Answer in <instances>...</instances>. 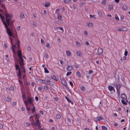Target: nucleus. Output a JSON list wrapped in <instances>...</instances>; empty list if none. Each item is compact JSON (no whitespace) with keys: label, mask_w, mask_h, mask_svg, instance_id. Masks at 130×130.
Here are the masks:
<instances>
[{"label":"nucleus","mask_w":130,"mask_h":130,"mask_svg":"<svg viewBox=\"0 0 130 130\" xmlns=\"http://www.w3.org/2000/svg\"><path fill=\"white\" fill-rule=\"evenodd\" d=\"M4 15L6 17V21L10 20L9 18V14H8L7 11H5V12H4Z\"/></svg>","instance_id":"nucleus-7"},{"label":"nucleus","mask_w":130,"mask_h":130,"mask_svg":"<svg viewBox=\"0 0 130 130\" xmlns=\"http://www.w3.org/2000/svg\"><path fill=\"white\" fill-rule=\"evenodd\" d=\"M58 28L59 29L61 30L62 31H63V28L61 27H58Z\"/></svg>","instance_id":"nucleus-59"},{"label":"nucleus","mask_w":130,"mask_h":130,"mask_svg":"<svg viewBox=\"0 0 130 130\" xmlns=\"http://www.w3.org/2000/svg\"><path fill=\"white\" fill-rule=\"evenodd\" d=\"M36 110H35V107L34 106H33V108L32 109V113H34L35 111Z\"/></svg>","instance_id":"nucleus-34"},{"label":"nucleus","mask_w":130,"mask_h":130,"mask_svg":"<svg viewBox=\"0 0 130 130\" xmlns=\"http://www.w3.org/2000/svg\"><path fill=\"white\" fill-rule=\"evenodd\" d=\"M42 82L45 84H46L48 85H50V83H47V82L45 80H42Z\"/></svg>","instance_id":"nucleus-30"},{"label":"nucleus","mask_w":130,"mask_h":130,"mask_svg":"<svg viewBox=\"0 0 130 130\" xmlns=\"http://www.w3.org/2000/svg\"><path fill=\"white\" fill-rule=\"evenodd\" d=\"M56 118L58 119H60L61 118V116L60 114H57L56 116Z\"/></svg>","instance_id":"nucleus-31"},{"label":"nucleus","mask_w":130,"mask_h":130,"mask_svg":"<svg viewBox=\"0 0 130 130\" xmlns=\"http://www.w3.org/2000/svg\"><path fill=\"white\" fill-rule=\"evenodd\" d=\"M98 14H99V15L100 16H101L102 15V13L100 11H98Z\"/></svg>","instance_id":"nucleus-43"},{"label":"nucleus","mask_w":130,"mask_h":130,"mask_svg":"<svg viewBox=\"0 0 130 130\" xmlns=\"http://www.w3.org/2000/svg\"><path fill=\"white\" fill-rule=\"evenodd\" d=\"M27 101H28V102H30L31 101H32V98L28 97V100H27Z\"/></svg>","instance_id":"nucleus-33"},{"label":"nucleus","mask_w":130,"mask_h":130,"mask_svg":"<svg viewBox=\"0 0 130 130\" xmlns=\"http://www.w3.org/2000/svg\"><path fill=\"white\" fill-rule=\"evenodd\" d=\"M1 7L2 8H3V12H4L6 11V12L7 11V10L6 9V8L5 6V5L4 4H2L1 5Z\"/></svg>","instance_id":"nucleus-12"},{"label":"nucleus","mask_w":130,"mask_h":130,"mask_svg":"<svg viewBox=\"0 0 130 130\" xmlns=\"http://www.w3.org/2000/svg\"><path fill=\"white\" fill-rule=\"evenodd\" d=\"M71 0H64L63 2L65 3H68L70 2Z\"/></svg>","instance_id":"nucleus-27"},{"label":"nucleus","mask_w":130,"mask_h":130,"mask_svg":"<svg viewBox=\"0 0 130 130\" xmlns=\"http://www.w3.org/2000/svg\"><path fill=\"white\" fill-rule=\"evenodd\" d=\"M50 4L49 2H46L45 5V6L46 7H48L50 5Z\"/></svg>","instance_id":"nucleus-25"},{"label":"nucleus","mask_w":130,"mask_h":130,"mask_svg":"<svg viewBox=\"0 0 130 130\" xmlns=\"http://www.w3.org/2000/svg\"><path fill=\"white\" fill-rule=\"evenodd\" d=\"M87 25L89 26H92L93 25V24L92 23H89L88 24L87 23Z\"/></svg>","instance_id":"nucleus-41"},{"label":"nucleus","mask_w":130,"mask_h":130,"mask_svg":"<svg viewBox=\"0 0 130 130\" xmlns=\"http://www.w3.org/2000/svg\"><path fill=\"white\" fill-rule=\"evenodd\" d=\"M80 89L82 90L83 91H85V88L83 86H82L80 87Z\"/></svg>","instance_id":"nucleus-32"},{"label":"nucleus","mask_w":130,"mask_h":130,"mask_svg":"<svg viewBox=\"0 0 130 130\" xmlns=\"http://www.w3.org/2000/svg\"><path fill=\"white\" fill-rule=\"evenodd\" d=\"M126 49H125V51L124 52V55L125 56H126L127 55V54H128V51H126Z\"/></svg>","instance_id":"nucleus-39"},{"label":"nucleus","mask_w":130,"mask_h":130,"mask_svg":"<svg viewBox=\"0 0 130 130\" xmlns=\"http://www.w3.org/2000/svg\"><path fill=\"white\" fill-rule=\"evenodd\" d=\"M21 109L23 111H24L25 110V108L23 107H21Z\"/></svg>","instance_id":"nucleus-63"},{"label":"nucleus","mask_w":130,"mask_h":130,"mask_svg":"<svg viewBox=\"0 0 130 130\" xmlns=\"http://www.w3.org/2000/svg\"><path fill=\"white\" fill-rule=\"evenodd\" d=\"M8 16L9 17L10 20V21H11V18L12 17V14L9 15V14Z\"/></svg>","instance_id":"nucleus-51"},{"label":"nucleus","mask_w":130,"mask_h":130,"mask_svg":"<svg viewBox=\"0 0 130 130\" xmlns=\"http://www.w3.org/2000/svg\"><path fill=\"white\" fill-rule=\"evenodd\" d=\"M109 9L111 10L113 9V6L112 5H109L108 6Z\"/></svg>","instance_id":"nucleus-24"},{"label":"nucleus","mask_w":130,"mask_h":130,"mask_svg":"<svg viewBox=\"0 0 130 130\" xmlns=\"http://www.w3.org/2000/svg\"><path fill=\"white\" fill-rule=\"evenodd\" d=\"M0 17L2 21H3L4 25L5 26V28L6 29V31L9 36H12V37H13L15 39H18V38L17 37V32H16V35L15 36H13V35L11 32V31L10 29H9L8 28V26L6 24V23L5 22L3 21V19H4L5 18L4 17V16H2L0 14Z\"/></svg>","instance_id":"nucleus-1"},{"label":"nucleus","mask_w":130,"mask_h":130,"mask_svg":"<svg viewBox=\"0 0 130 130\" xmlns=\"http://www.w3.org/2000/svg\"><path fill=\"white\" fill-rule=\"evenodd\" d=\"M115 17L116 19L117 20H119V18L118 17L117 15H115Z\"/></svg>","instance_id":"nucleus-46"},{"label":"nucleus","mask_w":130,"mask_h":130,"mask_svg":"<svg viewBox=\"0 0 130 130\" xmlns=\"http://www.w3.org/2000/svg\"><path fill=\"white\" fill-rule=\"evenodd\" d=\"M113 85L116 88L117 86H118V85H119V84H118L117 83H116L112 85Z\"/></svg>","instance_id":"nucleus-47"},{"label":"nucleus","mask_w":130,"mask_h":130,"mask_svg":"<svg viewBox=\"0 0 130 130\" xmlns=\"http://www.w3.org/2000/svg\"><path fill=\"white\" fill-rule=\"evenodd\" d=\"M58 19L59 20H60L61 18V16L59 14H58L57 15Z\"/></svg>","instance_id":"nucleus-36"},{"label":"nucleus","mask_w":130,"mask_h":130,"mask_svg":"<svg viewBox=\"0 0 130 130\" xmlns=\"http://www.w3.org/2000/svg\"><path fill=\"white\" fill-rule=\"evenodd\" d=\"M61 81L62 84L64 86H66L67 85V82L65 79H61Z\"/></svg>","instance_id":"nucleus-11"},{"label":"nucleus","mask_w":130,"mask_h":130,"mask_svg":"<svg viewBox=\"0 0 130 130\" xmlns=\"http://www.w3.org/2000/svg\"><path fill=\"white\" fill-rule=\"evenodd\" d=\"M51 78L52 79L55 80L56 81L57 80V79L56 78L55 76L54 75H52L51 76Z\"/></svg>","instance_id":"nucleus-22"},{"label":"nucleus","mask_w":130,"mask_h":130,"mask_svg":"<svg viewBox=\"0 0 130 130\" xmlns=\"http://www.w3.org/2000/svg\"><path fill=\"white\" fill-rule=\"evenodd\" d=\"M29 125V124L27 123H26L25 124V127H28Z\"/></svg>","instance_id":"nucleus-45"},{"label":"nucleus","mask_w":130,"mask_h":130,"mask_svg":"<svg viewBox=\"0 0 130 130\" xmlns=\"http://www.w3.org/2000/svg\"><path fill=\"white\" fill-rule=\"evenodd\" d=\"M76 54L77 55L80 56H81L82 55V54L81 52L80 51H78L76 52Z\"/></svg>","instance_id":"nucleus-16"},{"label":"nucleus","mask_w":130,"mask_h":130,"mask_svg":"<svg viewBox=\"0 0 130 130\" xmlns=\"http://www.w3.org/2000/svg\"><path fill=\"white\" fill-rule=\"evenodd\" d=\"M10 41H11V44L12 47H11V48H10V49L11 50H12V51L13 52V53H14L15 52H14V50L13 48V47H15V48H16V46L15 45H13L12 42V38L11 37L10 38Z\"/></svg>","instance_id":"nucleus-6"},{"label":"nucleus","mask_w":130,"mask_h":130,"mask_svg":"<svg viewBox=\"0 0 130 130\" xmlns=\"http://www.w3.org/2000/svg\"><path fill=\"white\" fill-rule=\"evenodd\" d=\"M122 9L124 10H126L127 9V7L126 5H123L122 6Z\"/></svg>","instance_id":"nucleus-19"},{"label":"nucleus","mask_w":130,"mask_h":130,"mask_svg":"<svg viewBox=\"0 0 130 130\" xmlns=\"http://www.w3.org/2000/svg\"><path fill=\"white\" fill-rule=\"evenodd\" d=\"M30 119L31 120V121H34V119H33V116H31V117H30Z\"/></svg>","instance_id":"nucleus-56"},{"label":"nucleus","mask_w":130,"mask_h":130,"mask_svg":"<svg viewBox=\"0 0 130 130\" xmlns=\"http://www.w3.org/2000/svg\"><path fill=\"white\" fill-rule=\"evenodd\" d=\"M102 128L103 130H107V128L106 127L104 126H102Z\"/></svg>","instance_id":"nucleus-35"},{"label":"nucleus","mask_w":130,"mask_h":130,"mask_svg":"<svg viewBox=\"0 0 130 130\" xmlns=\"http://www.w3.org/2000/svg\"><path fill=\"white\" fill-rule=\"evenodd\" d=\"M45 58H46L47 59V58H48V55L46 53V54H45Z\"/></svg>","instance_id":"nucleus-54"},{"label":"nucleus","mask_w":130,"mask_h":130,"mask_svg":"<svg viewBox=\"0 0 130 130\" xmlns=\"http://www.w3.org/2000/svg\"><path fill=\"white\" fill-rule=\"evenodd\" d=\"M36 117L37 119H38L40 117V116L38 114H37L36 115Z\"/></svg>","instance_id":"nucleus-48"},{"label":"nucleus","mask_w":130,"mask_h":130,"mask_svg":"<svg viewBox=\"0 0 130 130\" xmlns=\"http://www.w3.org/2000/svg\"><path fill=\"white\" fill-rule=\"evenodd\" d=\"M31 125H32V126H34L35 125V123L34 122H31Z\"/></svg>","instance_id":"nucleus-60"},{"label":"nucleus","mask_w":130,"mask_h":130,"mask_svg":"<svg viewBox=\"0 0 130 130\" xmlns=\"http://www.w3.org/2000/svg\"><path fill=\"white\" fill-rule=\"evenodd\" d=\"M76 45L79 46L80 45V44L79 42L78 41H76L75 42Z\"/></svg>","instance_id":"nucleus-38"},{"label":"nucleus","mask_w":130,"mask_h":130,"mask_svg":"<svg viewBox=\"0 0 130 130\" xmlns=\"http://www.w3.org/2000/svg\"><path fill=\"white\" fill-rule=\"evenodd\" d=\"M21 70L22 72H23L24 73H25V68L24 67H22L21 68Z\"/></svg>","instance_id":"nucleus-28"},{"label":"nucleus","mask_w":130,"mask_h":130,"mask_svg":"<svg viewBox=\"0 0 130 130\" xmlns=\"http://www.w3.org/2000/svg\"><path fill=\"white\" fill-rule=\"evenodd\" d=\"M113 88V87L111 85H109L108 86V89L110 91H111L112 90Z\"/></svg>","instance_id":"nucleus-15"},{"label":"nucleus","mask_w":130,"mask_h":130,"mask_svg":"<svg viewBox=\"0 0 130 130\" xmlns=\"http://www.w3.org/2000/svg\"><path fill=\"white\" fill-rule=\"evenodd\" d=\"M69 83L71 86L72 87L73 86V83L71 81H69Z\"/></svg>","instance_id":"nucleus-55"},{"label":"nucleus","mask_w":130,"mask_h":130,"mask_svg":"<svg viewBox=\"0 0 130 130\" xmlns=\"http://www.w3.org/2000/svg\"><path fill=\"white\" fill-rule=\"evenodd\" d=\"M20 17L21 19L24 18L25 17L24 14L22 13H21L20 14Z\"/></svg>","instance_id":"nucleus-23"},{"label":"nucleus","mask_w":130,"mask_h":130,"mask_svg":"<svg viewBox=\"0 0 130 130\" xmlns=\"http://www.w3.org/2000/svg\"><path fill=\"white\" fill-rule=\"evenodd\" d=\"M67 120L69 122H71V119L69 118H68L67 119Z\"/></svg>","instance_id":"nucleus-61"},{"label":"nucleus","mask_w":130,"mask_h":130,"mask_svg":"<svg viewBox=\"0 0 130 130\" xmlns=\"http://www.w3.org/2000/svg\"><path fill=\"white\" fill-rule=\"evenodd\" d=\"M67 55L68 56H71V52L69 50H67L66 51Z\"/></svg>","instance_id":"nucleus-14"},{"label":"nucleus","mask_w":130,"mask_h":130,"mask_svg":"<svg viewBox=\"0 0 130 130\" xmlns=\"http://www.w3.org/2000/svg\"><path fill=\"white\" fill-rule=\"evenodd\" d=\"M127 28L123 26H120L118 30L119 31H126L127 30Z\"/></svg>","instance_id":"nucleus-4"},{"label":"nucleus","mask_w":130,"mask_h":130,"mask_svg":"<svg viewBox=\"0 0 130 130\" xmlns=\"http://www.w3.org/2000/svg\"><path fill=\"white\" fill-rule=\"evenodd\" d=\"M9 89L10 90L12 91L14 90V88L13 87L11 86L9 88Z\"/></svg>","instance_id":"nucleus-50"},{"label":"nucleus","mask_w":130,"mask_h":130,"mask_svg":"<svg viewBox=\"0 0 130 130\" xmlns=\"http://www.w3.org/2000/svg\"><path fill=\"white\" fill-rule=\"evenodd\" d=\"M21 78V77H20L19 78H18V79H19V83L21 84V85H23V83L22 82L20 79H19L20 78Z\"/></svg>","instance_id":"nucleus-42"},{"label":"nucleus","mask_w":130,"mask_h":130,"mask_svg":"<svg viewBox=\"0 0 130 130\" xmlns=\"http://www.w3.org/2000/svg\"><path fill=\"white\" fill-rule=\"evenodd\" d=\"M44 88L45 89L47 90L49 89V88L48 86H45L44 87Z\"/></svg>","instance_id":"nucleus-37"},{"label":"nucleus","mask_w":130,"mask_h":130,"mask_svg":"<svg viewBox=\"0 0 130 130\" xmlns=\"http://www.w3.org/2000/svg\"><path fill=\"white\" fill-rule=\"evenodd\" d=\"M23 79L24 80H26V76L25 75H24L23 77Z\"/></svg>","instance_id":"nucleus-52"},{"label":"nucleus","mask_w":130,"mask_h":130,"mask_svg":"<svg viewBox=\"0 0 130 130\" xmlns=\"http://www.w3.org/2000/svg\"><path fill=\"white\" fill-rule=\"evenodd\" d=\"M24 101L26 106L27 109V111L28 112H29L30 111V108L28 107H27V105L28 104V101H25L24 100Z\"/></svg>","instance_id":"nucleus-8"},{"label":"nucleus","mask_w":130,"mask_h":130,"mask_svg":"<svg viewBox=\"0 0 130 130\" xmlns=\"http://www.w3.org/2000/svg\"><path fill=\"white\" fill-rule=\"evenodd\" d=\"M79 67V66L78 65L76 64L75 65V67L76 68H78Z\"/></svg>","instance_id":"nucleus-64"},{"label":"nucleus","mask_w":130,"mask_h":130,"mask_svg":"<svg viewBox=\"0 0 130 130\" xmlns=\"http://www.w3.org/2000/svg\"><path fill=\"white\" fill-rule=\"evenodd\" d=\"M42 89V88L41 87H38V89L39 90V91H41Z\"/></svg>","instance_id":"nucleus-57"},{"label":"nucleus","mask_w":130,"mask_h":130,"mask_svg":"<svg viewBox=\"0 0 130 130\" xmlns=\"http://www.w3.org/2000/svg\"><path fill=\"white\" fill-rule=\"evenodd\" d=\"M44 72L45 73H48L49 72V71L47 70V68L46 67L44 68Z\"/></svg>","instance_id":"nucleus-29"},{"label":"nucleus","mask_w":130,"mask_h":130,"mask_svg":"<svg viewBox=\"0 0 130 130\" xmlns=\"http://www.w3.org/2000/svg\"><path fill=\"white\" fill-rule=\"evenodd\" d=\"M121 86L120 85H118V86H117L116 87V89L117 91V94L118 97H119L120 96V88Z\"/></svg>","instance_id":"nucleus-5"},{"label":"nucleus","mask_w":130,"mask_h":130,"mask_svg":"<svg viewBox=\"0 0 130 130\" xmlns=\"http://www.w3.org/2000/svg\"><path fill=\"white\" fill-rule=\"evenodd\" d=\"M66 99L68 101V102H70L72 104H73V102L70 100L66 96L65 97Z\"/></svg>","instance_id":"nucleus-18"},{"label":"nucleus","mask_w":130,"mask_h":130,"mask_svg":"<svg viewBox=\"0 0 130 130\" xmlns=\"http://www.w3.org/2000/svg\"><path fill=\"white\" fill-rule=\"evenodd\" d=\"M15 68L16 69V70H19V73H17V74L18 75V78H19L20 77H21V70L19 68V66L18 64H16L15 65Z\"/></svg>","instance_id":"nucleus-3"},{"label":"nucleus","mask_w":130,"mask_h":130,"mask_svg":"<svg viewBox=\"0 0 130 130\" xmlns=\"http://www.w3.org/2000/svg\"><path fill=\"white\" fill-rule=\"evenodd\" d=\"M20 29V26H18L17 28V30H19Z\"/></svg>","instance_id":"nucleus-58"},{"label":"nucleus","mask_w":130,"mask_h":130,"mask_svg":"<svg viewBox=\"0 0 130 130\" xmlns=\"http://www.w3.org/2000/svg\"><path fill=\"white\" fill-rule=\"evenodd\" d=\"M73 69V67L71 66H68L67 68V70L68 71H71Z\"/></svg>","instance_id":"nucleus-13"},{"label":"nucleus","mask_w":130,"mask_h":130,"mask_svg":"<svg viewBox=\"0 0 130 130\" xmlns=\"http://www.w3.org/2000/svg\"><path fill=\"white\" fill-rule=\"evenodd\" d=\"M10 21H10V20L6 21L7 24L9 26L10 25Z\"/></svg>","instance_id":"nucleus-49"},{"label":"nucleus","mask_w":130,"mask_h":130,"mask_svg":"<svg viewBox=\"0 0 130 130\" xmlns=\"http://www.w3.org/2000/svg\"><path fill=\"white\" fill-rule=\"evenodd\" d=\"M121 97L122 99H125L126 96L124 93H122L121 95Z\"/></svg>","instance_id":"nucleus-17"},{"label":"nucleus","mask_w":130,"mask_h":130,"mask_svg":"<svg viewBox=\"0 0 130 130\" xmlns=\"http://www.w3.org/2000/svg\"><path fill=\"white\" fill-rule=\"evenodd\" d=\"M72 73V72H69L67 73L66 75L67 76H68L70 74H71Z\"/></svg>","instance_id":"nucleus-44"},{"label":"nucleus","mask_w":130,"mask_h":130,"mask_svg":"<svg viewBox=\"0 0 130 130\" xmlns=\"http://www.w3.org/2000/svg\"><path fill=\"white\" fill-rule=\"evenodd\" d=\"M77 75L79 78L81 77V75L80 72L79 71H77L76 72Z\"/></svg>","instance_id":"nucleus-20"},{"label":"nucleus","mask_w":130,"mask_h":130,"mask_svg":"<svg viewBox=\"0 0 130 130\" xmlns=\"http://www.w3.org/2000/svg\"><path fill=\"white\" fill-rule=\"evenodd\" d=\"M97 118V120L98 121H100L101 120H103V118L102 117H98Z\"/></svg>","instance_id":"nucleus-21"},{"label":"nucleus","mask_w":130,"mask_h":130,"mask_svg":"<svg viewBox=\"0 0 130 130\" xmlns=\"http://www.w3.org/2000/svg\"><path fill=\"white\" fill-rule=\"evenodd\" d=\"M35 124L39 128L41 127V125L39 119H38L36 121Z\"/></svg>","instance_id":"nucleus-9"},{"label":"nucleus","mask_w":130,"mask_h":130,"mask_svg":"<svg viewBox=\"0 0 130 130\" xmlns=\"http://www.w3.org/2000/svg\"><path fill=\"white\" fill-rule=\"evenodd\" d=\"M103 52V50L101 48L99 47L98 48V55H101L102 53Z\"/></svg>","instance_id":"nucleus-10"},{"label":"nucleus","mask_w":130,"mask_h":130,"mask_svg":"<svg viewBox=\"0 0 130 130\" xmlns=\"http://www.w3.org/2000/svg\"><path fill=\"white\" fill-rule=\"evenodd\" d=\"M20 41L19 40H18V42H17L16 43V44L18 45H20Z\"/></svg>","instance_id":"nucleus-62"},{"label":"nucleus","mask_w":130,"mask_h":130,"mask_svg":"<svg viewBox=\"0 0 130 130\" xmlns=\"http://www.w3.org/2000/svg\"><path fill=\"white\" fill-rule=\"evenodd\" d=\"M106 2L105 0L103 1L102 2V4H103L105 5L106 3Z\"/></svg>","instance_id":"nucleus-53"},{"label":"nucleus","mask_w":130,"mask_h":130,"mask_svg":"<svg viewBox=\"0 0 130 130\" xmlns=\"http://www.w3.org/2000/svg\"><path fill=\"white\" fill-rule=\"evenodd\" d=\"M18 56L19 57V63L21 66H23L24 65V63L23 61V59L22 56V54L20 51H18Z\"/></svg>","instance_id":"nucleus-2"},{"label":"nucleus","mask_w":130,"mask_h":130,"mask_svg":"<svg viewBox=\"0 0 130 130\" xmlns=\"http://www.w3.org/2000/svg\"><path fill=\"white\" fill-rule=\"evenodd\" d=\"M121 102L122 103L125 105H127V103L125 101L123 100H121Z\"/></svg>","instance_id":"nucleus-26"},{"label":"nucleus","mask_w":130,"mask_h":130,"mask_svg":"<svg viewBox=\"0 0 130 130\" xmlns=\"http://www.w3.org/2000/svg\"><path fill=\"white\" fill-rule=\"evenodd\" d=\"M8 55L5 56V59L7 61H9V58H8Z\"/></svg>","instance_id":"nucleus-40"}]
</instances>
